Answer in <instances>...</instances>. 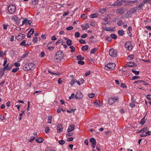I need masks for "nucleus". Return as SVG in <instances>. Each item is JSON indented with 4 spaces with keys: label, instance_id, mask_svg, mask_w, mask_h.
Listing matches in <instances>:
<instances>
[{
    "label": "nucleus",
    "instance_id": "obj_1",
    "mask_svg": "<svg viewBox=\"0 0 151 151\" xmlns=\"http://www.w3.org/2000/svg\"><path fill=\"white\" fill-rule=\"evenodd\" d=\"M64 54L61 51L57 52L55 56L54 60L57 62H59L63 57Z\"/></svg>",
    "mask_w": 151,
    "mask_h": 151
},
{
    "label": "nucleus",
    "instance_id": "obj_2",
    "mask_svg": "<svg viewBox=\"0 0 151 151\" xmlns=\"http://www.w3.org/2000/svg\"><path fill=\"white\" fill-rule=\"evenodd\" d=\"M35 68V65L32 63H28L25 64L23 67V69L26 71L30 70H34Z\"/></svg>",
    "mask_w": 151,
    "mask_h": 151
},
{
    "label": "nucleus",
    "instance_id": "obj_3",
    "mask_svg": "<svg viewBox=\"0 0 151 151\" xmlns=\"http://www.w3.org/2000/svg\"><path fill=\"white\" fill-rule=\"evenodd\" d=\"M115 66V63H109L105 65L104 69L106 70H111L114 69Z\"/></svg>",
    "mask_w": 151,
    "mask_h": 151
},
{
    "label": "nucleus",
    "instance_id": "obj_4",
    "mask_svg": "<svg viewBox=\"0 0 151 151\" xmlns=\"http://www.w3.org/2000/svg\"><path fill=\"white\" fill-rule=\"evenodd\" d=\"M8 10L10 13L13 14L16 11L15 6L13 5L10 4L8 7Z\"/></svg>",
    "mask_w": 151,
    "mask_h": 151
},
{
    "label": "nucleus",
    "instance_id": "obj_5",
    "mask_svg": "<svg viewBox=\"0 0 151 151\" xmlns=\"http://www.w3.org/2000/svg\"><path fill=\"white\" fill-rule=\"evenodd\" d=\"M109 55L113 57H116L117 56V51L113 49H111L109 52Z\"/></svg>",
    "mask_w": 151,
    "mask_h": 151
},
{
    "label": "nucleus",
    "instance_id": "obj_6",
    "mask_svg": "<svg viewBox=\"0 0 151 151\" xmlns=\"http://www.w3.org/2000/svg\"><path fill=\"white\" fill-rule=\"evenodd\" d=\"M118 99L119 98L116 97L109 99L108 100V103L110 105H112L116 101H118Z\"/></svg>",
    "mask_w": 151,
    "mask_h": 151
},
{
    "label": "nucleus",
    "instance_id": "obj_7",
    "mask_svg": "<svg viewBox=\"0 0 151 151\" xmlns=\"http://www.w3.org/2000/svg\"><path fill=\"white\" fill-rule=\"evenodd\" d=\"M125 46L126 49L128 50H131L132 49V45L130 42H127L125 43Z\"/></svg>",
    "mask_w": 151,
    "mask_h": 151
},
{
    "label": "nucleus",
    "instance_id": "obj_8",
    "mask_svg": "<svg viewBox=\"0 0 151 151\" xmlns=\"http://www.w3.org/2000/svg\"><path fill=\"white\" fill-rule=\"evenodd\" d=\"M90 142L92 144V147L93 148H94L95 147L96 145V141L93 138H91L90 139Z\"/></svg>",
    "mask_w": 151,
    "mask_h": 151
},
{
    "label": "nucleus",
    "instance_id": "obj_9",
    "mask_svg": "<svg viewBox=\"0 0 151 151\" xmlns=\"http://www.w3.org/2000/svg\"><path fill=\"white\" fill-rule=\"evenodd\" d=\"M83 97V95L81 92H77L76 93L75 96L76 99L78 100L82 99Z\"/></svg>",
    "mask_w": 151,
    "mask_h": 151
},
{
    "label": "nucleus",
    "instance_id": "obj_10",
    "mask_svg": "<svg viewBox=\"0 0 151 151\" xmlns=\"http://www.w3.org/2000/svg\"><path fill=\"white\" fill-rule=\"evenodd\" d=\"M116 12L118 14H122L125 12V11L124 7H122L119 8H118L116 9Z\"/></svg>",
    "mask_w": 151,
    "mask_h": 151
},
{
    "label": "nucleus",
    "instance_id": "obj_11",
    "mask_svg": "<svg viewBox=\"0 0 151 151\" xmlns=\"http://www.w3.org/2000/svg\"><path fill=\"white\" fill-rule=\"evenodd\" d=\"M25 37V35L24 34L20 33L16 37V39L19 40H22Z\"/></svg>",
    "mask_w": 151,
    "mask_h": 151
},
{
    "label": "nucleus",
    "instance_id": "obj_12",
    "mask_svg": "<svg viewBox=\"0 0 151 151\" xmlns=\"http://www.w3.org/2000/svg\"><path fill=\"white\" fill-rule=\"evenodd\" d=\"M57 132L60 133L63 131V127L61 124H58L57 125Z\"/></svg>",
    "mask_w": 151,
    "mask_h": 151
},
{
    "label": "nucleus",
    "instance_id": "obj_13",
    "mask_svg": "<svg viewBox=\"0 0 151 151\" xmlns=\"http://www.w3.org/2000/svg\"><path fill=\"white\" fill-rule=\"evenodd\" d=\"M126 65L127 66L129 67H133L136 66L137 65V64L134 63L132 62H128L127 64Z\"/></svg>",
    "mask_w": 151,
    "mask_h": 151
},
{
    "label": "nucleus",
    "instance_id": "obj_14",
    "mask_svg": "<svg viewBox=\"0 0 151 151\" xmlns=\"http://www.w3.org/2000/svg\"><path fill=\"white\" fill-rule=\"evenodd\" d=\"M75 126L73 124L70 125L68 127V132L72 131L74 129Z\"/></svg>",
    "mask_w": 151,
    "mask_h": 151
},
{
    "label": "nucleus",
    "instance_id": "obj_15",
    "mask_svg": "<svg viewBox=\"0 0 151 151\" xmlns=\"http://www.w3.org/2000/svg\"><path fill=\"white\" fill-rule=\"evenodd\" d=\"M44 140L41 137L37 138L36 139L35 141L38 143H40L42 142Z\"/></svg>",
    "mask_w": 151,
    "mask_h": 151
},
{
    "label": "nucleus",
    "instance_id": "obj_16",
    "mask_svg": "<svg viewBox=\"0 0 151 151\" xmlns=\"http://www.w3.org/2000/svg\"><path fill=\"white\" fill-rule=\"evenodd\" d=\"M94 104L95 105H98L99 106H101V104L100 103V101L99 100H96L94 101Z\"/></svg>",
    "mask_w": 151,
    "mask_h": 151
},
{
    "label": "nucleus",
    "instance_id": "obj_17",
    "mask_svg": "<svg viewBox=\"0 0 151 151\" xmlns=\"http://www.w3.org/2000/svg\"><path fill=\"white\" fill-rule=\"evenodd\" d=\"M77 82V80L75 79H73L71 80V82L69 84L71 86H73L75 83Z\"/></svg>",
    "mask_w": 151,
    "mask_h": 151
},
{
    "label": "nucleus",
    "instance_id": "obj_18",
    "mask_svg": "<svg viewBox=\"0 0 151 151\" xmlns=\"http://www.w3.org/2000/svg\"><path fill=\"white\" fill-rule=\"evenodd\" d=\"M124 32L123 30H119L118 31V35L120 36H122L124 34Z\"/></svg>",
    "mask_w": 151,
    "mask_h": 151
},
{
    "label": "nucleus",
    "instance_id": "obj_19",
    "mask_svg": "<svg viewBox=\"0 0 151 151\" xmlns=\"http://www.w3.org/2000/svg\"><path fill=\"white\" fill-rule=\"evenodd\" d=\"M88 46L87 45L83 46L82 47V50L83 51H86L88 50Z\"/></svg>",
    "mask_w": 151,
    "mask_h": 151
},
{
    "label": "nucleus",
    "instance_id": "obj_20",
    "mask_svg": "<svg viewBox=\"0 0 151 151\" xmlns=\"http://www.w3.org/2000/svg\"><path fill=\"white\" fill-rule=\"evenodd\" d=\"M66 44L68 46H71L72 44L71 40L70 39H67L66 41Z\"/></svg>",
    "mask_w": 151,
    "mask_h": 151
},
{
    "label": "nucleus",
    "instance_id": "obj_21",
    "mask_svg": "<svg viewBox=\"0 0 151 151\" xmlns=\"http://www.w3.org/2000/svg\"><path fill=\"white\" fill-rule=\"evenodd\" d=\"M98 14L97 13H94L90 15V17L91 18H95L98 17Z\"/></svg>",
    "mask_w": 151,
    "mask_h": 151
},
{
    "label": "nucleus",
    "instance_id": "obj_22",
    "mask_svg": "<svg viewBox=\"0 0 151 151\" xmlns=\"http://www.w3.org/2000/svg\"><path fill=\"white\" fill-rule=\"evenodd\" d=\"M145 116L140 121L139 124L143 125L145 122Z\"/></svg>",
    "mask_w": 151,
    "mask_h": 151
},
{
    "label": "nucleus",
    "instance_id": "obj_23",
    "mask_svg": "<svg viewBox=\"0 0 151 151\" xmlns=\"http://www.w3.org/2000/svg\"><path fill=\"white\" fill-rule=\"evenodd\" d=\"M29 52H26L25 53H24L22 56V57L20 58V59L22 60L23 58H25L28 55Z\"/></svg>",
    "mask_w": 151,
    "mask_h": 151
},
{
    "label": "nucleus",
    "instance_id": "obj_24",
    "mask_svg": "<svg viewBox=\"0 0 151 151\" xmlns=\"http://www.w3.org/2000/svg\"><path fill=\"white\" fill-rule=\"evenodd\" d=\"M102 29H104V30H106L107 31H114V30L113 29L114 28H113V29H110L109 27H106V28H104V27H102Z\"/></svg>",
    "mask_w": 151,
    "mask_h": 151
},
{
    "label": "nucleus",
    "instance_id": "obj_25",
    "mask_svg": "<svg viewBox=\"0 0 151 151\" xmlns=\"http://www.w3.org/2000/svg\"><path fill=\"white\" fill-rule=\"evenodd\" d=\"M29 23V22H28V20L27 19L25 18L24 19V20L22 22V25H23L24 24H27Z\"/></svg>",
    "mask_w": 151,
    "mask_h": 151
},
{
    "label": "nucleus",
    "instance_id": "obj_26",
    "mask_svg": "<svg viewBox=\"0 0 151 151\" xmlns=\"http://www.w3.org/2000/svg\"><path fill=\"white\" fill-rule=\"evenodd\" d=\"M117 24L119 26H121L123 24V21L122 20H119L117 22Z\"/></svg>",
    "mask_w": 151,
    "mask_h": 151
},
{
    "label": "nucleus",
    "instance_id": "obj_27",
    "mask_svg": "<svg viewBox=\"0 0 151 151\" xmlns=\"http://www.w3.org/2000/svg\"><path fill=\"white\" fill-rule=\"evenodd\" d=\"M137 11V9H135V8H134L132 9H130V12L131 13H134V12H136Z\"/></svg>",
    "mask_w": 151,
    "mask_h": 151
},
{
    "label": "nucleus",
    "instance_id": "obj_28",
    "mask_svg": "<svg viewBox=\"0 0 151 151\" xmlns=\"http://www.w3.org/2000/svg\"><path fill=\"white\" fill-rule=\"evenodd\" d=\"M110 37L116 40L117 39V36L115 34H111L110 35Z\"/></svg>",
    "mask_w": 151,
    "mask_h": 151
},
{
    "label": "nucleus",
    "instance_id": "obj_29",
    "mask_svg": "<svg viewBox=\"0 0 151 151\" xmlns=\"http://www.w3.org/2000/svg\"><path fill=\"white\" fill-rule=\"evenodd\" d=\"M98 49L97 48H94L92 49L90 53L91 54H94L95 52L97 51Z\"/></svg>",
    "mask_w": 151,
    "mask_h": 151
},
{
    "label": "nucleus",
    "instance_id": "obj_30",
    "mask_svg": "<svg viewBox=\"0 0 151 151\" xmlns=\"http://www.w3.org/2000/svg\"><path fill=\"white\" fill-rule=\"evenodd\" d=\"M144 4H143L142 3V4H140L139 6H137L136 7V8L137 9H139V10L142 9V6H144Z\"/></svg>",
    "mask_w": 151,
    "mask_h": 151
},
{
    "label": "nucleus",
    "instance_id": "obj_31",
    "mask_svg": "<svg viewBox=\"0 0 151 151\" xmlns=\"http://www.w3.org/2000/svg\"><path fill=\"white\" fill-rule=\"evenodd\" d=\"M77 59L78 60H80L84 59V58L82 57L81 55H78L77 56Z\"/></svg>",
    "mask_w": 151,
    "mask_h": 151
},
{
    "label": "nucleus",
    "instance_id": "obj_32",
    "mask_svg": "<svg viewBox=\"0 0 151 151\" xmlns=\"http://www.w3.org/2000/svg\"><path fill=\"white\" fill-rule=\"evenodd\" d=\"M12 19H14V21L16 22L18 20H19V19L17 17V16L15 15H14V16H13Z\"/></svg>",
    "mask_w": 151,
    "mask_h": 151
},
{
    "label": "nucleus",
    "instance_id": "obj_33",
    "mask_svg": "<svg viewBox=\"0 0 151 151\" xmlns=\"http://www.w3.org/2000/svg\"><path fill=\"white\" fill-rule=\"evenodd\" d=\"M147 127H145L144 128H143L141 130H140L139 132H145L147 130Z\"/></svg>",
    "mask_w": 151,
    "mask_h": 151
},
{
    "label": "nucleus",
    "instance_id": "obj_34",
    "mask_svg": "<svg viewBox=\"0 0 151 151\" xmlns=\"http://www.w3.org/2000/svg\"><path fill=\"white\" fill-rule=\"evenodd\" d=\"M132 72L136 75H138L139 74V71H136L133 69H132Z\"/></svg>",
    "mask_w": 151,
    "mask_h": 151
},
{
    "label": "nucleus",
    "instance_id": "obj_35",
    "mask_svg": "<svg viewBox=\"0 0 151 151\" xmlns=\"http://www.w3.org/2000/svg\"><path fill=\"white\" fill-rule=\"evenodd\" d=\"M0 70H1V73L2 75H4V71L5 70V69H4V68H1L0 69Z\"/></svg>",
    "mask_w": 151,
    "mask_h": 151
},
{
    "label": "nucleus",
    "instance_id": "obj_36",
    "mask_svg": "<svg viewBox=\"0 0 151 151\" xmlns=\"http://www.w3.org/2000/svg\"><path fill=\"white\" fill-rule=\"evenodd\" d=\"M38 0H33L32 1V4L36 5L38 4Z\"/></svg>",
    "mask_w": 151,
    "mask_h": 151
},
{
    "label": "nucleus",
    "instance_id": "obj_37",
    "mask_svg": "<svg viewBox=\"0 0 151 151\" xmlns=\"http://www.w3.org/2000/svg\"><path fill=\"white\" fill-rule=\"evenodd\" d=\"M19 69V67H17L15 68H14L12 70V72L13 73L16 72Z\"/></svg>",
    "mask_w": 151,
    "mask_h": 151
},
{
    "label": "nucleus",
    "instance_id": "obj_38",
    "mask_svg": "<svg viewBox=\"0 0 151 151\" xmlns=\"http://www.w3.org/2000/svg\"><path fill=\"white\" fill-rule=\"evenodd\" d=\"M59 143L61 145H63L65 143V141L63 140H60L58 141Z\"/></svg>",
    "mask_w": 151,
    "mask_h": 151
},
{
    "label": "nucleus",
    "instance_id": "obj_39",
    "mask_svg": "<svg viewBox=\"0 0 151 151\" xmlns=\"http://www.w3.org/2000/svg\"><path fill=\"white\" fill-rule=\"evenodd\" d=\"M95 95V94L93 93H91L88 95L89 97L90 98H93Z\"/></svg>",
    "mask_w": 151,
    "mask_h": 151
},
{
    "label": "nucleus",
    "instance_id": "obj_40",
    "mask_svg": "<svg viewBox=\"0 0 151 151\" xmlns=\"http://www.w3.org/2000/svg\"><path fill=\"white\" fill-rule=\"evenodd\" d=\"M52 118V116H48V123L51 124V119Z\"/></svg>",
    "mask_w": 151,
    "mask_h": 151
},
{
    "label": "nucleus",
    "instance_id": "obj_41",
    "mask_svg": "<svg viewBox=\"0 0 151 151\" xmlns=\"http://www.w3.org/2000/svg\"><path fill=\"white\" fill-rule=\"evenodd\" d=\"M36 137H30V139L29 140V142H32L33 140L35 139Z\"/></svg>",
    "mask_w": 151,
    "mask_h": 151
},
{
    "label": "nucleus",
    "instance_id": "obj_42",
    "mask_svg": "<svg viewBox=\"0 0 151 151\" xmlns=\"http://www.w3.org/2000/svg\"><path fill=\"white\" fill-rule=\"evenodd\" d=\"M134 57V55H129L128 57V58L130 59H133Z\"/></svg>",
    "mask_w": 151,
    "mask_h": 151
},
{
    "label": "nucleus",
    "instance_id": "obj_43",
    "mask_svg": "<svg viewBox=\"0 0 151 151\" xmlns=\"http://www.w3.org/2000/svg\"><path fill=\"white\" fill-rule=\"evenodd\" d=\"M79 42L80 43L82 44H85L86 43L85 41L84 40H83L82 39L79 40Z\"/></svg>",
    "mask_w": 151,
    "mask_h": 151
},
{
    "label": "nucleus",
    "instance_id": "obj_44",
    "mask_svg": "<svg viewBox=\"0 0 151 151\" xmlns=\"http://www.w3.org/2000/svg\"><path fill=\"white\" fill-rule=\"evenodd\" d=\"M89 25L88 24H86L84 26V30H86L87 28L89 27Z\"/></svg>",
    "mask_w": 151,
    "mask_h": 151
},
{
    "label": "nucleus",
    "instance_id": "obj_45",
    "mask_svg": "<svg viewBox=\"0 0 151 151\" xmlns=\"http://www.w3.org/2000/svg\"><path fill=\"white\" fill-rule=\"evenodd\" d=\"M38 40V38L37 37H34L32 40L33 42L34 43H36Z\"/></svg>",
    "mask_w": 151,
    "mask_h": 151
},
{
    "label": "nucleus",
    "instance_id": "obj_46",
    "mask_svg": "<svg viewBox=\"0 0 151 151\" xmlns=\"http://www.w3.org/2000/svg\"><path fill=\"white\" fill-rule=\"evenodd\" d=\"M120 86L121 87L123 88H126L127 87V86L126 85L123 83H122L120 85Z\"/></svg>",
    "mask_w": 151,
    "mask_h": 151
},
{
    "label": "nucleus",
    "instance_id": "obj_47",
    "mask_svg": "<svg viewBox=\"0 0 151 151\" xmlns=\"http://www.w3.org/2000/svg\"><path fill=\"white\" fill-rule=\"evenodd\" d=\"M50 128L48 127H45V131L46 133H48L49 132Z\"/></svg>",
    "mask_w": 151,
    "mask_h": 151
},
{
    "label": "nucleus",
    "instance_id": "obj_48",
    "mask_svg": "<svg viewBox=\"0 0 151 151\" xmlns=\"http://www.w3.org/2000/svg\"><path fill=\"white\" fill-rule=\"evenodd\" d=\"M70 48L71 49V52H73L75 50V48L73 46H70Z\"/></svg>",
    "mask_w": 151,
    "mask_h": 151
},
{
    "label": "nucleus",
    "instance_id": "obj_49",
    "mask_svg": "<svg viewBox=\"0 0 151 151\" xmlns=\"http://www.w3.org/2000/svg\"><path fill=\"white\" fill-rule=\"evenodd\" d=\"M86 17H87V16H86V15L85 14H82L81 15V18L84 19H85L86 18Z\"/></svg>",
    "mask_w": 151,
    "mask_h": 151
},
{
    "label": "nucleus",
    "instance_id": "obj_50",
    "mask_svg": "<svg viewBox=\"0 0 151 151\" xmlns=\"http://www.w3.org/2000/svg\"><path fill=\"white\" fill-rule=\"evenodd\" d=\"M75 36L76 37H78L80 36V33L78 32H76L75 34Z\"/></svg>",
    "mask_w": 151,
    "mask_h": 151
},
{
    "label": "nucleus",
    "instance_id": "obj_51",
    "mask_svg": "<svg viewBox=\"0 0 151 151\" xmlns=\"http://www.w3.org/2000/svg\"><path fill=\"white\" fill-rule=\"evenodd\" d=\"M12 68V65H9V66L8 67H7L5 69L6 70H11V68Z\"/></svg>",
    "mask_w": 151,
    "mask_h": 151
},
{
    "label": "nucleus",
    "instance_id": "obj_52",
    "mask_svg": "<svg viewBox=\"0 0 151 151\" xmlns=\"http://www.w3.org/2000/svg\"><path fill=\"white\" fill-rule=\"evenodd\" d=\"M75 96V94L74 93H72L71 95V96H70L69 97V100H70L71 99H72V98H74V96Z\"/></svg>",
    "mask_w": 151,
    "mask_h": 151
},
{
    "label": "nucleus",
    "instance_id": "obj_53",
    "mask_svg": "<svg viewBox=\"0 0 151 151\" xmlns=\"http://www.w3.org/2000/svg\"><path fill=\"white\" fill-rule=\"evenodd\" d=\"M78 63L80 65H84L85 63V62L84 61L82 60H79L78 62Z\"/></svg>",
    "mask_w": 151,
    "mask_h": 151
},
{
    "label": "nucleus",
    "instance_id": "obj_54",
    "mask_svg": "<svg viewBox=\"0 0 151 151\" xmlns=\"http://www.w3.org/2000/svg\"><path fill=\"white\" fill-rule=\"evenodd\" d=\"M106 40L109 42H110L111 40V39L110 37L108 36L106 38Z\"/></svg>",
    "mask_w": 151,
    "mask_h": 151
},
{
    "label": "nucleus",
    "instance_id": "obj_55",
    "mask_svg": "<svg viewBox=\"0 0 151 151\" xmlns=\"http://www.w3.org/2000/svg\"><path fill=\"white\" fill-rule=\"evenodd\" d=\"M140 78V77H139V76H134L132 78L131 80H133L137 79L138 78Z\"/></svg>",
    "mask_w": 151,
    "mask_h": 151
},
{
    "label": "nucleus",
    "instance_id": "obj_56",
    "mask_svg": "<svg viewBox=\"0 0 151 151\" xmlns=\"http://www.w3.org/2000/svg\"><path fill=\"white\" fill-rule=\"evenodd\" d=\"M142 82H144V81L140 80V81H136L134 83H137L138 84H140L141 83H142Z\"/></svg>",
    "mask_w": 151,
    "mask_h": 151
},
{
    "label": "nucleus",
    "instance_id": "obj_57",
    "mask_svg": "<svg viewBox=\"0 0 151 151\" xmlns=\"http://www.w3.org/2000/svg\"><path fill=\"white\" fill-rule=\"evenodd\" d=\"M87 35H88L87 34L84 33L81 36V37L83 38H85L87 37Z\"/></svg>",
    "mask_w": 151,
    "mask_h": 151
},
{
    "label": "nucleus",
    "instance_id": "obj_58",
    "mask_svg": "<svg viewBox=\"0 0 151 151\" xmlns=\"http://www.w3.org/2000/svg\"><path fill=\"white\" fill-rule=\"evenodd\" d=\"M51 39L52 40H55L57 39V38L55 35L52 36L51 37Z\"/></svg>",
    "mask_w": 151,
    "mask_h": 151
},
{
    "label": "nucleus",
    "instance_id": "obj_59",
    "mask_svg": "<svg viewBox=\"0 0 151 151\" xmlns=\"http://www.w3.org/2000/svg\"><path fill=\"white\" fill-rule=\"evenodd\" d=\"M61 79H62V78H60L58 79V83L59 84H60L61 83H62L63 81H62Z\"/></svg>",
    "mask_w": 151,
    "mask_h": 151
},
{
    "label": "nucleus",
    "instance_id": "obj_60",
    "mask_svg": "<svg viewBox=\"0 0 151 151\" xmlns=\"http://www.w3.org/2000/svg\"><path fill=\"white\" fill-rule=\"evenodd\" d=\"M26 43V41L23 40L20 44V45L22 46H24Z\"/></svg>",
    "mask_w": 151,
    "mask_h": 151
},
{
    "label": "nucleus",
    "instance_id": "obj_61",
    "mask_svg": "<svg viewBox=\"0 0 151 151\" xmlns=\"http://www.w3.org/2000/svg\"><path fill=\"white\" fill-rule=\"evenodd\" d=\"M73 139V138L72 137H70L69 138H68L67 139V140L68 141H72Z\"/></svg>",
    "mask_w": 151,
    "mask_h": 151
},
{
    "label": "nucleus",
    "instance_id": "obj_62",
    "mask_svg": "<svg viewBox=\"0 0 151 151\" xmlns=\"http://www.w3.org/2000/svg\"><path fill=\"white\" fill-rule=\"evenodd\" d=\"M73 29V27L72 26H69L68 27H67L66 29L68 30H70L71 29Z\"/></svg>",
    "mask_w": 151,
    "mask_h": 151
},
{
    "label": "nucleus",
    "instance_id": "obj_63",
    "mask_svg": "<svg viewBox=\"0 0 151 151\" xmlns=\"http://www.w3.org/2000/svg\"><path fill=\"white\" fill-rule=\"evenodd\" d=\"M122 5V3L121 1H119L117 3L116 6H121Z\"/></svg>",
    "mask_w": 151,
    "mask_h": 151
},
{
    "label": "nucleus",
    "instance_id": "obj_64",
    "mask_svg": "<svg viewBox=\"0 0 151 151\" xmlns=\"http://www.w3.org/2000/svg\"><path fill=\"white\" fill-rule=\"evenodd\" d=\"M129 106L132 108L135 106V104L133 103H131L129 104Z\"/></svg>",
    "mask_w": 151,
    "mask_h": 151
}]
</instances>
